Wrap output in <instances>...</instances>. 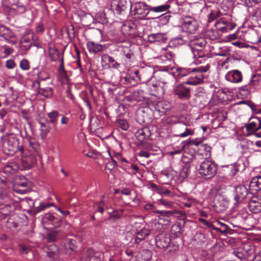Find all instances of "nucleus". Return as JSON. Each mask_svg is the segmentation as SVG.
I'll return each mask as SVG.
<instances>
[{
	"mask_svg": "<svg viewBox=\"0 0 261 261\" xmlns=\"http://www.w3.org/2000/svg\"><path fill=\"white\" fill-rule=\"evenodd\" d=\"M220 31L216 29H212L207 32V36L210 38V40H215L220 38L221 36Z\"/></svg>",
	"mask_w": 261,
	"mask_h": 261,
	"instance_id": "obj_40",
	"label": "nucleus"
},
{
	"mask_svg": "<svg viewBox=\"0 0 261 261\" xmlns=\"http://www.w3.org/2000/svg\"><path fill=\"white\" fill-rule=\"evenodd\" d=\"M217 167L213 161L205 160L202 162L199 168V173L205 179H210L216 174Z\"/></svg>",
	"mask_w": 261,
	"mask_h": 261,
	"instance_id": "obj_3",
	"label": "nucleus"
},
{
	"mask_svg": "<svg viewBox=\"0 0 261 261\" xmlns=\"http://www.w3.org/2000/svg\"><path fill=\"white\" fill-rule=\"evenodd\" d=\"M154 70L150 67H146L141 69V81L147 84V81L153 80L152 74Z\"/></svg>",
	"mask_w": 261,
	"mask_h": 261,
	"instance_id": "obj_24",
	"label": "nucleus"
},
{
	"mask_svg": "<svg viewBox=\"0 0 261 261\" xmlns=\"http://www.w3.org/2000/svg\"><path fill=\"white\" fill-rule=\"evenodd\" d=\"M212 99L215 104L224 102L227 99L226 93L223 90L219 89L213 94Z\"/></svg>",
	"mask_w": 261,
	"mask_h": 261,
	"instance_id": "obj_27",
	"label": "nucleus"
},
{
	"mask_svg": "<svg viewBox=\"0 0 261 261\" xmlns=\"http://www.w3.org/2000/svg\"><path fill=\"white\" fill-rule=\"evenodd\" d=\"M36 31L37 33H42L44 31L43 25L41 23H38L36 25Z\"/></svg>",
	"mask_w": 261,
	"mask_h": 261,
	"instance_id": "obj_64",
	"label": "nucleus"
},
{
	"mask_svg": "<svg viewBox=\"0 0 261 261\" xmlns=\"http://www.w3.org/2000/svg\"><path fill=\"white\" fill-rule=\"evenodd\" d=\"M211 148L209 146L206 144L202 145L201 146V150H204V152L201 153L205 159L208 158L211 156Z\"/></svg>",
	"mask_w": 261,
	"mask_h": 261,
	"instance_id": "obj_50",
	"label": "nucleus"
},
{
	"mask_svg": "<svg viewBox=\"0 0 261 261\" xmlns=\"http://www.w3.org/2000/svg\"><path fill=\"white\" fill-rule=\"evenodd\" d=\"M210 66L206 64L204 66H199L192 68L190 76L186 83L189 85H196L201 84L203 81V73L206 72L210 69Z\"/></svg>",
	"mask_w": 261,
	"mask_h": 261,
	"instance_id": "obj_1",
	"label": "nucleus"
},
{
	"mask_svg": "<svg viewBox=\"0 0 261 261\" xmlns=\"http://www.w3.org/2000/svg\"><path fill=\"white\" fill-rule=\"evenodd\" d=\"M49 56L50 60L53 61H56L59 58V53L56 49H51L49 51Z\"/></svg>",
	"mask_w": 261,
	"mask_h": 261,
	"instance_id": "obj_52",
	"label": "nucleus"
},
{
	"mask_svg": "<svg viewBox=\"0 0 261 261\" xmlns=\"http://www.w3.org/2000/svg\"><path fill=\"white\" fill-rule=\"evenodd\" d=\"M120 193L125 196L132 195V191L129 189L124 188L120 191Z\"/></svg>",
	"mask_w": 261,
	"mask_h": 261,
	"instance_id": "obj_63",
	"label": "nucleus"
},
{
	"mask_svg": "<svg viewBox=\"0 0 261 261\" xmlns=\"http://www.w3.org/2000/svg\"><path fill=\"white\" fill-rule=\"evenodd\" d=\"M0 36L9 43L14 44L17 42V39L14 33L4 25L0 26Z\"/></svg>",
	"mask_w": 261,
	"mask_h": 261,
	"instance_id": "obj_12",
	"label": "nucleus"
},
{
	"mask_svg": "<svg viewBox=\"0 0 261 261\" xmlns=\"http://www.w3.org/2000/svg\"><path fill=\"white\" fill-rule=\"evenodd\" d=\"M141 26L131 21L125 22L121 27V31L124 35L130 38H135L141 34Z\"/></svg>",
	"mask_w": 261,
	"mask_h": 261,
	"instance_id": "obj_5",
	"label": "nucleus"
},
{
	"mask_svg": "<svg viewBox=\"0 0 261 261\" xmlns=\"http://www.w3.org/2000/svg\"><path fill=\"white\" fill-rule=\"evenodd\" d=\"M250 187L256 191L261 189V175L256 176L252 179Z\"/></svg>",
	"mask_w": 261,
	"mask_h": 261,
	"instance_id": "obj_37",
	"label": "nucleus"
},
{
	"mask_svg": "<svg viewBox=\"0 0 261 261\" xmlns=\"http://www.w3.org/2000/svg\"><path fill=\"white\" fill-rule=\"evenodd\" d=\"M233 253L238 258L243 259L248 257L251 253V250L248 248L247 246L245 245L234 250Z\"/></svg>",
	"mask_w": 261,
	"mask_h": 261,
	"instance_id": "obj_25",
	"label": "nucleus"
},
{
	"mask_svg": "<svg viewBox=\"0 0 261 261\" xmlns=\"http://www.w3.org/2000/svg\"><path fill=\"white\" fill-rule=\"evenodd\" d=\"M219 13L218 12H212L209 14L208 22L212 21L215 18L219 16Z\"/></svg>",
	"mask_w": 261,
	"mask_h": 261,
	"instance_id": "obj_61",
	"label": "nucleus"
},
{
	"mask_svg": "<svg viewBox=\"0 0 261 261\" xmlns=\"http://www.w3.org/2000/svg\"><path fill=\"white\" fill-rule=\"evenodd\" d=\"M108 201V196L104 195L102 197V200L97 203H96L94 205L95 208H96V211L99 212L100 213H102L104 211V208L107 206Z\"/></svg>",
	"mask_w": 261,
	"mask_h": 261,
	"instance_id": "obj_38",
	"label": "nucleus"
},
{
	"mask_svg": "<svg viewBox=\"0 0 261 261\" xmlns=\"http://www.w3.org/2000/svg\"><path fill=\"white\" fill-rule=\"evenodd\" d=\"M164 70L168 71L170 69L172 71V74L174 77H183L187 76L192 72V68H184L175 67L165 66Z\"/></svg>",
	"mask_w": 261,
	"mask_h": 261,
	"instance_id": "obj_13",
	"label": "nucleus"
},
{
	"mask_svg": "<svg viewBox=\"0 0 261 261\" xmlns=\"http://www.w3.org/2000/svg\"><path fill=\"white\" fill-rule=\"evenodd\" d=\"M170 6L168 4V2L166 3L164 5H160L156 7H153L150 9L151 11L154 12H162L167 11L170 8Z\"/></svg>",
	"mask_w": 261,
	"mask_h": 261,
	"instance_id": "obj_43",
	"label": "nucleus"
},
{
	"mask_svg": "<svg viewBox=\"0 0 261 261\" xmlns=\"http://www.w3.org/2000/svg\"><path fill=\"white\" fill-rule=\"evenodd\" d=\"M150 232L149 229L143 228L141 230L136 232V237L135 242L137 243H140L142 240H144L147 236H148Z\"/></svg>",
	"mask_w": 261,
	"mask_h": 261,
	"instance_id": "obj_34",
	"label": "nucleus"
},
{
	"mask_svg": "<svg viewBox=\"0 0 261 261\" xmlns=\"http://www.w3.org/2000/svg\"><path fill=\"white\" fill-rule=\"evenodd\" d=\"M148 130L147 128L140 129L136 133V137L139 141H143L148 137Z\"/></svg>",
	"mask_w": 261,
	"mask_h": 261,
	"instance_id": "obj_39",
	"label": "nucleus"
},
{
	"mask_svg": "<svg viewBox=\"0 0 261 261\" xmlns=\"http://www.w3.org/2000/svg\"><path fill=\"white\" fill-rule=\"evenodd\" d=\"M118 126L123 130H127L129 128L128 122L124 119H119L117 120Z\"/></svg>",
	"mask_w": 261,
	"mask_h": 261,
	"instance_id": "obj_49",
	"label": "nucleus"
},
{
	"mask_svg": "<svg viewBox=\"0 0 261 261\" xmlns=\"http://www.w3.org/2000/svg\"><path fill=\"white\" fill-rule=\"evenodd\" d=\"M246 130L249 133H253L261 128V120L257 117L254 118L246 125Z\"/></svg>",
	"mask_w": 261,
	"mask_h": 261,
	"instance_id": "obj_21",
	"label": "nucleus"
},
{
	"mask_svg": "<svg viewBox=\"0 0 261 261\" xmlns=\"http://www.w3.org/2000/svg\"><path fill=\"white\" fill-rule=\"evenodd\" d=\"M102 156L108 160H112V163H109V164H111L113 167H115L116 165L118 160L121 157L119 153L111 151L110 148L108 147L106 151L102 152Z\"/></svg>",
	"mask_w": 261,
	"mask_h": 261,
	"instance_id": "obj_17",
	"label": "nucleus"
},
{
	"mask_svg": "<svg viewBox=\"0 0 261 261\" xmlns=\"http://www.w3.org/2000/svg\"><path fill=\"white\" fill-rule=\"evenodd\" d=\"M249 208L253 213L257 214L261 212V198L259 196H253L248 204Z\"/></svg>",
	"mask_w": 261,
	"mask_h": 261,
	"instance_id": "obj_16",
	"label": "nucleus"
},
{
	"mask_svg": "<svg viewBox=\"0 0 261 261\" xmlns=\"http://www.w3.org/2000/svg\"><path fill=\"white\" fill-rule=\"evenodd\" d=\"M46 251L48 256L53 258V261H56L58 257L59 248L56 245L52 244L49 245Z\"/></svg>",
	"mask_w": 261,
	"mask_h": 261,
	"instance_id": "obj_31",
	"label": "nucleus"
},
{
	"mask_svg": "<svg viewBox=\"0 0 261 261\" xmlns=\"http://www.w3.org/2000/svg\"><path fill=\"white\" fill-rule=\"evenodd\" d=\"M177 129L178 132H181V133L175 136L180 138H186L189 136H192L194 133L193 129L188 128L187 125L185 123H180Z\"/></svg>",
	"mask_w": 261,
	"mask_h": 261,
	"instance_id": "obj_23",
	"label": "nucleus"
},
{
	"mask_svg": "<svg viewBox=\"0 0 261 261\" xmlns=\"http://www.w3.org/2000/svg\"><path fill=\"white\" fill-rule=\"evenodd\" d=\"M20 67L23 70H28L30 69L29 61L26 59H23L20 62Z\"/></svg>",
	"mask_w": 261,
	"mask_h": 261,
	"instance_id": "obj_57",
	"label": "nucleus"
},
{
	"mask_svg": "<svg viewBox=\"0 0 261 261\" xmlns=\"http://www.w3.org/2000/svg\"><path fill=\"white\" fill-rule=\"evenodd\" d=\"M198 27V22L192 17H186L184 19L182 28L184 30L189 33H194Z\"/></svg>",
	"mask_w": 261,
	"mask_h": 261,
	"instance_id": "obj_10",
	"label": "nucleus"
},
{
	"mask_svg": "<svg viewBox=\"0 0 261 261\" xmlns=\"http://www.w3.org/2000/svg\"><path fill=\"white\" fill-rule=\"evenodd\" d=\"M203 49L204 48H201L192 50L191 53L193 58L197 59L204 57L205 56V53L203 51Z\"/></svg>",
	"mask_w": 261,
	"mask_h": 261,
	"instance_id": "obj_47",
	"label": "nucleus"
},
{
	"mask_svg": "<svg viewBox=\"0 0 261 261\" xmlns=\"http://www.w3.org/2000/svg\"><path fill=\"white\" fill-rule=\"evenodd\" d=\"M248 194V190L244 185H238L235 189L234 199L237 203L243 200Z\"/></svg>",
	"mask_w": 261,
	"mask_h": 261,
	"instance_id": "obj_15",
	"label": "nucleus"
},
{
	"mask_svg": "<svg viewBox=\"0 0 261 261\" xmlns=\"http://www.w3.org/2000/svg\"><path fill=\"white\" fill-rule=\"evenodd\" d=\"M186 83H179L174 85L173 91L175 95L180 99H189L190 96V88L186 86Z\"/></svg>",
	"mask_w": 261,
	"mask_h": 261,
	"instance_id": "obj_7",
	"label": "nucleus"
},
{
	"mask_svg": "<svg viewBox=\"0 0 261 261\" xmlns=\"http://www.w3.org/2000/svg\"><path fill=\"white\" fill-rule=\"evenodd\" d=\"M42 221L44 224L51 225L54 227H58L61 224V218L55 213L45 214L42 217Z\"/></svg>",
	"mask_w": 261,
	"mask_h": 261,
	"instance_id": "obj_9",
	"label": "nucleus"
},
{
	"mask_svg": "<svg viewBox=\"0 0 261 261\" xmlns=\"http://www.w3.org/2000/svg\"><path fill=\"white\" fill-rule=\"evenodd\" d=\"M166 40L167 37L165 34H151L148 36V41L150 43L165 42Z\"/></svg>",
	"mask_w": 261,
	"mask_h": 261,
	"instance_id": "obj_30",
	"label": "nucleus"
},
{
	"mask_svg": "<svg viewBox=\"0 0 261 261\" xmlns=\"http://www.w3.org/2000/svg\"><path fill=\"white\" fill-rule=\"evenodd\" d=\"M175 174V171L171 170H162L158 175V181L161 184L167 185L173 179Z\"/></svg>",
	"mask_w": 261,
	"mask_h": 261,
	"instance_id": "obj_11",
	"label": "nucleus"
},
{
	"mask_svg": "<svg viewBox=\"0 0 261 261\" xmlns=\"http://www.w3.org/2000/svg\"><path fill=\"white\" fill-rule=\"evenodd\" d=\"M125 80L132 84L141 81V69H134L130 72V74L125 77Z\"/></svg>",
	"mask_w": 261,
	"mask_h": 261,
	"instance_id": "obj_19",
	"label": "nucleus"
},
{
	"mask_svg": "<svg viewBox=\"0 0 261 261\" xmlns=\"http://www.w3.org/2000/svg\"><path fill=\"white\" fill-rule=\"evenodd\" d=\"M65 241L64 247L67 253H70L69 250L71 251H75L76 248V242L75 240L67 238Z\"/></svg>",
	"mask_w": 261,
	"mask_h": 261,
	"instance_id": "obj_35",
	"label": "nucleus"
},
{
	"mask_svg": "<svg viewBox=\"0 0 261 261\" xmlns=\"http://www.w3.org/2000/svg\"><path fill=\"white\" fill-rule=\"evenodd\" d=\"M164 53L163 55L161 56V60L164 62H170L173 58V54L171 51L166 50V49L163 50Z\"/></svg>",
	"mask_w": 261,
	"mask_h": 261,
	"instance_id": "obj_45",
	"label": "nucleus"
},
{
	"mask_svg": "<svg viewBox=\"0 0 261 261\" xmlns=\"http://www.w3.org/2000/svg\"><path fill=\"white\" fill-rule=\"evenodd\" d=\"M254 84V81L252 78L250 80L249 83L245 85H244L240 87V90L242 91H246L247 92H250L252 89V87Z\"/></svg>",
	"mask_w": 261,
	"mask_h": 261,
	"instance_id": "obj_54",
	"label": "nucleus"
},
{
	"mask_svg": "<svg viewBox=\"0 0 261 261\" xmlns=\"http://www.w3.org/2000/svg\"><path fill=\"white\" fill-rule=\"evenodd\" d=\"M59 116V113L57 111H53L47 114V116L49 119V122L54 125L57 124Z\"/></svg>",
	"mask_w": 261,
	"mask_h": 261,
	"instance_id": "obj_42",
	"label": "nucleus"
},
{
	"mask_svg": "<svg viewBox=\"0 0 261 261\" xmlns=\"http://www.w3.org/2000/svg\"><path fill=\"white\" fill-rule=\"evenodd\" d=\"M213 54L215 56L228 57L230 55V49L227 46H223L215 48Z\"/></svg>",
	"mask_w": 261,
	"mask_h": 261,
	"instance_id": "obj_36",
	"label": "nucleus"
},
{
	"mask_svg": "<svg viewBox=\"0 0 261 261\" xmlns=\"http://www.w3.org/2000/svg\"><path fill=\"white\" fill-rule=\"evenodd\" d=\"M155 243L159 248H165L169 246L170 239L163 236H158L155 239Z\"/></svg>",
	"mask_w": 261,
	"mask_h": 261,
	"instance_id": "obj_33",
	"label": "nucleus"
},
{
	"mask_svg": "<svg viewBox=\"0 0 261 261\" xmlns=\"http://www.w3.org/2000/svg\"><path fill=\"white\" fill-rule=\"evenodd\" d=\"M87 47L89 52L91 54H96L103 50V45L96 43L93 41H89L87 43Z\"/></svg>",
	"mask_w": 261,
	"mask_h": 261,
	"instance_id": "obj_28",
	"label": "nucleus"
},
{
	"mask_svg": "<svg viewBox=\"0 0 261 261\" xmlns=\"http://www.w3.org/2000/svg\"><path fill=\"white\" fill-rule=\"evenodd\" d=\"M19 251L21 253L27 254L30 251V249L23 245H19Z\"/></svg>",
	"mask_w": 261,
	"mask_h": 261,
	"instance_id": "obj_62",
	"label": "nucleus"
},
{
	"mask_svg": "<svg viewBox=\"0 0 261 261\" xmlns=\"http://www.w3.org/2000/svg\"><path fill=\"white\" fill-rule=\"evenodd\" d=\"M18 170H20V165L15 162H10L4 166L3 171L5 173L12 174Z\"/></svg>",
	"mask_w": 261,
	"mask_h": 261,
	"instance_id": "obj_32",
	"label": "nucleus"
},
{
	"mask_svg": "<svg viewBox=\"0 0 261 261\" xmlns=\"http://www.w3.org/2000/svg\"><path fill=\"white\" fill-rule=\"evenodd\" d=\"M58 232L56 230L51 231L48 233V240L49 241H54L56 240Z\"/></svg>",
	"mask_w": 261,
	"mask_h": 261,
	"instance_id": "obj_60",
	"label": "nucleus"
},
{
	"mask_svg": "<svg viewBox=\"0 0 261 261\" xmlns=\"http://www.w3.org/2000/svg\"><path fill=\"white\" fill-rule=\"evenodd\" d=\"M225 79L231 83H238L242 81V75L239 70H233L227 72Z\"/></svg>",
	"mask_w": 261,
	"mask_h": 261,
	"instance_id": "obj_18",
	"label": "nucleus"
},
{
	"mask_svg": "<svg viewBox=\"0 0 261 261\" xmlns=\"http://www.w3.org/2000/svg\"><path fill=\"white\" fill-rule=\"evenodd\" d=\"M16 66V64L13 60H8L6 62V66L8 69H13Z\"/></svg>",
	"mask_w": 261,
	"mask_h": 261,
	"instance_id": "obj_59",
	"label": "nucleus"
},
{
	"mask_svg": "<svg viewBox=\"0 0 261 261\" xmlns=\"http://www.w3.org/2000/svg\"><path fill=\"white\" fill-rule=\"evenodd\" d=\"M151 187L161 195L169 196L171 194V192L169 190L159 188L155 184H152Z\"/></svg>",
	"mask_w": 261,
	"mask_h": 261,
	"instance_id": "obj_48",
	"label": "nucleus"
},
{
	"mask_svg": "<svg viewBox=\"0 0 261 261\" xmlns=\"http://www.w3.org/2000/svg\"><path fill=\"white\" fill-rule=\"evenodd\" d=\"M167 83V82L164 81H154L151 80L147 81V85L149 89L151 95L160 97L164 94L165 91L164 86Z\"/></svg>",
	"mask_w": 261,
	"mask_h": 261,
	"instance_id": "obj_4",
	"label": "nucleus"
},
{
	"mask_svg": "<svg viewBox=\"0 0 261 261\" xmlns=\"http://www.w3.org/2000/svg\"><path fill=\"white\" fill-rule=\"evenodd\" d=\"M158 203L167 208H174L175 205L174 203L172 201L163 198L158 200Z\"/></svg>",
	"mask_w": 261,
	"mask_h": 261,
	"instance_id": "obj_41",
	"label": "nucleus"
},
{
	"mask_svg": "<svg viewBox=\"0 0 261 261\" xmlns=\"http://www.w3.org/2000/svg\"><path fill=\"white\" fill-rule=\"evenodd\" d=\"M14 211V206L11 204V199L4 191L0 192V217L5 219Z\"/></svg>",
	"mask_w": 261,
	"mask_h": 261,
	"instance_id": "obj_2",
	"label": "nucleus"
},
{
	"mask_svg": "<svg viewBox=\"0 0 261 261\" xmlns=\"http://www.w3.org/2000/svg\"><path fill=\"white\" fill-rule=\"evenodd\" d=\"M101 61L102 62L106 63L108 64L110 68L118 69L120 65L113 57L106 54L103 55L101 56Z\"/></svg>",
	"mask_w": 261,
	"mask_h": 261,
	"instance_id": "obj_29",
	"label": "nucleus"
},
{
	"mask_svg": "<svg viewBox=\"0 0 261 261\" xmlns=\"http://www.w3.org/2000/svg\"><path fill=\"white\" fill-rule=\"evenodd\" d=\"M215 26L216 29L220 31L221 33H226L233 30L236 25L229 19L223 17L215 21Z\"/></svg>",
	"mask_w": 261,
	"mask_h": 261,
	"instance_id": "obj_8",
	"label": "nucleus"
},
{
	"mask_svg": "<svg viewBox=\"0 0 261 261\" xmlns=\"http://www.w3.org/2000/svg\"><path fill=\"white\" fill-rule=\"evenodd\" d=\"M149 6L145 3L138 2L131 5V13L138 19H142L148 14Z\"/></svg>",
	"mask_w": 261,
	"mask_h": 261,
	"instance_id": "obj_6",
	"label": "nucleus"
},
{
	"mask_svg": "<svg viewBox=\"0 0 261 261\" xmlns=\"http://www.w3.org/2000/svg\"><path fill=\"white\" fill-rule=\"evenodd\" d=\"M51 206H54V204L53 203H47L46 202H43L40 203L39 205L36 207V211L38 213L44 211Z\"/></svg>",
	"mask_w": 261,
	"mask_h": 261,
	"instance_id": "obj_51",
	"label": "nucleus"
},
{
	"mask_svg": "<svg viewBox=\"0 0 261 261\" xmlns=\"http://www.w3.org/2000/svg\"><path fill=\"white\" fill-rule=\"evenodd\" d=\"M6 144L8 146V149L11 151L13 150L17 147L18 143L17 141L15 138L11 137L8 138L6 142Z\"/></svg>",
	"mask_w": 261,
	"mask_h": 261,
	"instance_id": "obj_46",
	"label": "nucleus"
},
{
	"mask_svg": "<svg viewBox=\"0 0 261 261\" xmlns=\"http://www.w3.org/2000/svg\"><path fill=\"white\" fill-rule=\"evenodd\" d=\"M168 213L176 214L177 217H178L180 220H184L186 218V213L181 211L175 210L173 211H170Z\"/></svg>",
	"mask_w": 261,
	"mask_h": 261,
	"instance_id": "obj_56",
	"label": "nucleus"
},
{
	"mask_svg": "<svg viewBox=\"0 0 261 261\" xmlns=\"http://www.w3.org/2000/svg\"><path fill=\"white\" fill-rule=\"evenodd\" d=\"M111 8L115 13L121 14L126 8V2L125 0H112Z\"/></svg>",
	"mask_w": 261,
	"mask_h": 261,
	"instance_id": "obj_14",
	"label": "nucleus"
},
{
	"mask_svg": "<svg viewBox=\"0 0 261 261\" xmlns=\"http://www.w3.org/2000/svg\"><path fill=\"white\" fill-rule=\"evenodd\" d=\"M35 163V160L33 156H23L21 159L20 170H27L31 168Z\"/></svg>",
	"mask_w": 261,
	"mask_h": 261,
	"instance_id": "obj_26",
	"label": "nucleus"
},
{
	"mask_svg": "<svg viewBox=\"0 0 261 261\" xmlns=\"http://www.w3.org/2000/svg\"><path fill=\"white\" fill-rule=\"evenodd\" d=\"M195 201V199L191 197H188L184 199V200L182 202V204L186 207H191Z\"/></svg>",
	"mask_w": 261,
	"mask_h": 261,
	"instance_id": "obj_53",
	"label": "nucleus"
},
{
	"mask_svg": "<svg viewBox=\"0 0 261 261\" xmlns=\"http://www.w3.org/2000/svg\"><path fill=\"white\" fill-rule=\"evenodd\" d=\"M158 106L159 107L162 108L165 111H169L170 109L169 103L166 101H161L158 103Z\"/></svg>",
	"mask_w": 261,
	"mask_h": 261,
	"instance_id": "obj_58",
	"label": "nucleus"
},
{
	"mask_svg": "<svg viewBox=\"0 0 261 261\" xmlns=\"http://www.w3.org/2000/svg\"><path fill=\"white\" fill-rule=\"evenodd\" d=\"M150 226L152 229L156 231H160L162 230L164 227L163 224L158 219L152 220L151 222Z\"/></svg>",
	"mask_w": 261,
	"mask_h": 261,
	"instance_id": "obj_44",
	"label": "nucleus"
},
{
	"mask_svg": "<svg viewBox=\"0 0 261 261\" xmlns=\"http://www.w3.org/2000/svg\"><path fill=\"white\" fill-rule=\"evenodd\" d=\"M206 44V41L203 37H194L191 39L189 42V45L191 50L204 48Z\"/></svg>",
	"mask_w": 261,
	"mask_h": 261,
	"instance_id": "obj_20",
	"label": "nucleus"
},
{
	"mask_svg": "<svg viewBox=\"0 0 261 261\" xmlns=\"http://www.w3.org/2000/svg\"><path fill=\"white\" fill-rule=\"evenodd\" d=\"M124 211V209H120L118 210L114 211L111 214V217L114 219H117L120 218Z\"/></svg>",
	"mask_w": 261,
	"mask_h": 261,
	"instance_id": "obj_55",
	"label": "nucleus"
},
{
	"mask_svg": "<svg viewBox=\"0 0 261 261\" xmlns=\"http://www.w3.org/2000/svg\"><path fill=\"white\" fill-rule=\"evenodd\" d=\"M222 171L224 175L228 178L234 176L239 171V168L236 164L227 165L222 166Z\"/></svg>",
	"mask_w": 261,
	"mask_h": 261,
	"instance_id": "obj_22",
	"label": "nucleus"
}]
</instances>
